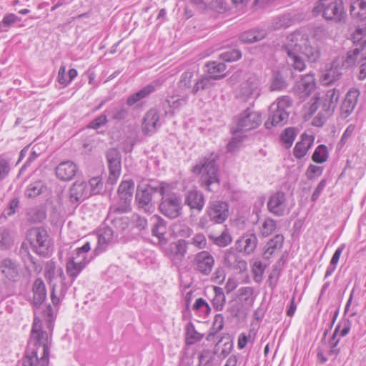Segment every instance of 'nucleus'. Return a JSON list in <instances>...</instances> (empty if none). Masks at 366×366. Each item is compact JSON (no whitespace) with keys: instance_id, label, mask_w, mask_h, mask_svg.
<instances>
[{"instance_id":"a19ab883","label":"nucleus","mask_w":366,"mask_h":366,"mask_svg":"<svg viewBox=\"0 0 366 366\" xmlns=\"http://www.w3.org/2000/svg\"><path fill=\"white\" fill-rule=\"evenodd\" d=\"M91 249L90 242H86L81 247L75 249L69 259H74L79 262H84V264H87L90 259L87 258V254Z\"/></svg>"},{"instance_id":"052dcab7","label":"nucleus","mask_w":366,"mask_h":366,"mask_svg":"<svg viewBox=\"0 0 366 366\" xmlns=\"http://www.w3.org/2000/svg\"><path fill=\"white\" fill-rule=\"evenodd\" d=\"M219 57L223 61L232 62L239 59L242 57V53L238 49H232L222 53Z\"/></svg>"},{"instance_id":"20e7f679","label":"nucleus","mask_w":366,"mask_h":366,"mask_svg":"<svg viewBox=\"0 0 366 366\" xmlns=\"http://www.w3.org/2000/svg\"><path fill=\"white\" fill-rule=\"evenodd\" d=\"M194 174H201L200 184L209 192L218 189L219 186V168L216 162H204L200 166L197 164L192 169Z\"/></svg>"},{"instance_id":"a878e982","label":"nucleus","mask_w":366,"mask_h":366,"mask_svg":"<svg viewBox=\"0 0 366 366\" xmlns=\"http://www.w3.org/2000/svg\"><path fill=\"white\" fill-rule=\"evenodd\" d=\"M359 95V90L355 88H352L347 92L341 105V112L345 114V117L349 116L353 112L357 105Z\"/></svg>"},{"instance_id":"a211bd4d","label":"nucleus","mask_w":366,"mask_h":366,"mask_svg":"<svg viewBox=\"0 0 366 366\" xmlns=\"http://www.w3.org/2000/svg\"><path fill=\"white\" fill-rule=\"evenodd\" d=\"M164 83V80L161 79H156L147 84L137 92L130 95L127 99L128 106H133L140 100L147 97L154 92L157 89L160 88Z\"/></svg>"},{"instance_id":"58836bf2","label":"nucleus","mask_w":366,"mask_h":366,"mask_svg":"<svg viewBox=\"0 0 366 366\" xmlns=\"http://www.w3.org/2000/svg\"><path fill=\"white\" fill-rule=\"evenodd\" d=\"M114 233L112 229L109 227H105L100 230L98 235V246L95 249L97 254L102 252L106 246L112 241Z\"/></svg>"},{"instance_id":"bf43d9fd","label":"nucleus","mask_w":366,"mask_h":366,"mask_svg":"<svg viewBox=\"0 0 366 366\" xmlns=\"http://www.w3.org/2000/svg\"><path fill=\"white\" fill-rule=\"evenodd\" d=\"M266 266L259 260H255L252 266V272L254 282L259 283L262 282L263 274Z\"/></svg>"},{"instance_id":"f8f14e48","label":"nucleus","mask_w":366,"mask_h":366,"mask_svg":"<svg viewBox=\"0 0 366 366\" xmlns=\"http://www.w3.org/2000/svg\"><path fill=\"white\" fill-rule=\"evenodd\" d=\"M159 189H161V184L157 186L147 184L144 187L139 188L136 193V199L139 207L146 212H152L154 209L152 199L155 194L159 196Z\"/></svg>"},{"instance_id":"e2e57ef3","label":"nucleus","mask_w":366,"mask_h":366,"mask_svg":"<svg viewBox=\"0 0 366 366\" xmlns=\"http://www.w3.org/2000/svg\"><path fill=\"white\" fill-rule=\"evenodd\" d=\"M328 157L327 147L325 144H320L315 149L312 156V160H327Z\"/></svg>"},{"instance_id":"c756f323","label":"nucleus","mask_w":366,"mask_h":366,"mask_svg":"<svg viewBox=\"0 0 366 366\" xmlns=\"http://www.w3.org/2000/svg\"><path fill=\"white\" fill-rule=\"evenodd\" d=\"M44 276H45L46 281H48L49 284L51 287V299L52 303L54 305H58L61 297L60 296L56 297V285L54 282V280L56 277L59 278V276L58 275V269L56 270V267L53 263H51L47 265L46 270H45Z\"/></svg>"},{"instance_id":"69168bd1","label":"nucleus","mask_w":366,"mask_h":366,"mask_svg":"<svg viewBox=\"0 0 366 366\" xmlns=\"http://www.w3.org/2000/svg\"><path fill=\"white\" fill-rule=\"evenodd\" d=\"M193 310L198 311L204 315H209L211 311L209 305L203 298L197 299L193 305Z\"/></svg>"},{"instance_id":"774afa93","label":"nucleus","mask_w":366,"mask_h":366,"mask_svg":"<svg viewBox=\"0 0 366 366\" xmlns=\"http://www.w3.org/2000/svg\"><path fill=\"white\" fill-rule=\"evenodd\" d=\"M107 117L105 114H102L101 115L96 117L94 120H92L88 125L89 128L97 129L98 128L105 125L107 123Z\"/></svg>"},{"instance_id":"f257e3e1","label":"nucleus","mask_w":366,"mask_h":366,"mask_svg":"<svg viewBox=\"0 0 366 366\" xmlns=\"http://www.w3.org/2000/svg\"><path fill=\"white\" fill-rule=\"evenodd\" d=\"M327 31L322 27H317L314 30L313 41L305 38L299 32H294L287 36L282 46V51L287 54V64L297 71H302L305 63L301 55L305 56L310 62L316 63L321 57L320 44L317 40L326 37Z\"/></svg>"},{"instance_id":"a18cd8bd","label":"nucleus","mask_w":366,"mask_h":366,"mask_svg":"<svg viewBox=\"0 0 366 366\" xmlns=\"http://www.w3.org/2000/svg\"><path fill=\"white\" fill-rule=\"evenodd\" d=\"M26 219L31 224L41 222L46 219V211L42 207H33L26 212Z\"/></svg>"},{"instance_id":"7ed1b4c3","label":"nucleus","mask_w":366,"mask_h":366,"mask_svg":"<svg viewBox=\"0 0 366 366\" xmlns=\"http://www.w3.org/2000/svg\"><path fill=\"white\" fill-rule=\"evenodd\" d=\"M159 191L161 197L159 209L161 213L170 219L180 216L182 209L181 197L172 192L170 187L165 183H161Z\"/></svg>"},{"instance_id":"5fc2aeb1","label":"nucleus","mask_w":366,"mask_h":366,"mask_svg":"<svg viewBox=\"0 0 366 366\" xmlns=\"http://www.w3.org/2000/svg\"><path fill=\"white\" fill-rule=\"evenodd\" d=\"M107 182L112 185L117 183L121 174V162H109Z\"/></svg>"},{"instance_id":"5701e85b","label":"nucleus","mask_w":366,"mask_h":366,"mask_svg":"<svg viewBox=\"0 0 366 366\" xmlns=\"http://www.w3.org/2000/svg\"><path fill=\"white\" fill-rule=\"evenodd\" d=\"M78 167L74 162H61L56 167V174L63 181L71 180L76 174Z\"/></svg>"},{"instance_id":"423d86ee","label":"nucleus","mask_w":366,"mask_h":366,"mask_svg":"<svg viewBox=\"0 0 366 366\" xmlns=\"http://www.w3.org/2000/svg\"><path fill=\"white\" fill-rule=\"evenodd\" d=\"M312 11L316 14H321L325 19L335 22L344 21L346 16L342 0H320Z\"/></svg>"},{"instance_id":"aec40b11","label":"nucleus","mask_w":366,"mask_h":366,"mask_svg":"<svg viewBox=\"0 0 366 366\" xmlns=\"http://www.w3.org/2000/svg\"><path fill=\"white\" fill-rule=\"evenodd\" d=\"M237 249L247 254L253 253L257 246V237L254 234H246L235 243Z\"/></svg>"},{"instance_id":"680f3d73","label":"nucleus","mask_w":366,"mask_h":366,"mask_svg":"<svg viewBox=\"0 0 366 366\" xmlns=\"http://www.w3.org/2000/svg\"><path fill=\"white\" fill-rule=\"evenodd\" d=\"M12 239L9 231L6 228H0V249H6L10 247Z\"/></svg>"},{"instance_id":"9d476101","label":"nucleus","mask_w":366,"mask_h":366,"mask_svg":"<svg viewBox=\"0 0 366 366\" xmlns=\"http://www.w3.org/2000/svg\"><path fill=\"white\" fill-rule=\"evenodd\" d=\"M85 267L86 264H84V262H79L74 259H69L66 264V272L68 276L71 278L70 282L66 281V277L63 269L61 268L58 269V275L61 280V288L59 292V295L60 297H63L65 295L68 288L72 285L73 282Z\"/></svg>"},{"instance_id":"6e6d98bb","label":"nucleus","mask_w":366,"mask_h":366,"mask_svg":"<svg viewBox=\"0 0 366 366\" xmlns=\"http://www.w3.org/2000/svg\"><path fill=\"white\" fill-rule=\"evenodd\" d=\"M209 238L213 242L214 244L220 247H227L232 241V238L227 229H224L221 233V234L217 237L214 236V234H209Z\"/></svg>"},{"instance_id":"ddd939ff","label":"nucleus","mask_w":366,"mask_h":366,"mask_svg":"<svg viewBox=\"0 0 366 366\" xmlns=\"http://www.w3.org/2000/svg\"><path fill=\"white\" fill-rule=\"evenodd\" d=\"M267 207L268 211L276 217H282L289 212L286 194L279 191L271 194Z\"/></svg>"},{"instance_id":"cd10ccee","label":"nucleus","mask_w":366,"mask_h":366,"mask_svg":"<svg viewBox=\"0 0 366 366\" xmlns=\"http://www.w3.org/2000/svg\"><path fill=\"white\" fill-rule=\"evenodd\" d=\"M345 69V67L342 66L340 61L335 58L332 61L330 68L327 69L324 74L323 81L327 84L333 83L341 77Z\"/></svg>"},{"instance_id":"0eeeda50","label":"nucleus","mask_w":366,"mask_h":366,"mask_svg":"<svg viewBox=\"0 0 366 366\" xmlns=\"http://www.w3.org/2000/svg\"><path fill=\"white\" fill-rule=\"evenodd\" d=\"M27 239L34 251L39 255L46 256L49 252L51 239L47 231L43 227H34L27 232Z\"/></svg>"},{"instance_id":"37998d69","label":"nucleus","mask_w":366,"mask_h":366,"mask_svg":"<svg viewBox=\"0 0 366 366\" xmlns=\"http://www.w3.org/2000/svg\"><path fill=\"white\" fill-rule=\"evenodd\" d=\"M104 112L107 113L112 119L117 121L124 119L128 114L127 109L124 105L119 104H112Z\"/></svg>"},{"instance_id":"4468645a","label":"nucleus","mask_w":366,"mask_h":366,"mask_svg":"<svg viewBox=\"0 0 366 366\" xmlns=\"http://www.w3.org/2000/svg\"><path fill=\"white\" fill-rule=\"evenodd\" d=\"M207 214L211 221L222 224L229 216L228 204L223 201L211 202L207 207Z\"/></svg>"},{"instance_id":"bb28decb","label":"nucleus","mask_w":366,"mask_h":366,"mask_svg":"<svg viewBox=\"0 0 366 366\" xmlns=\"http://www.w3.org/2000/svg\"><path fill=\"white\" fill-rule=\"evenodd\" d=\"M0 270L3 275L10 281H17L19 274L16 264L11 259L6 258L0 262Z\"/></svg>"},{"instance_id":"c03bdc74","label":"nucleus","mask_w":366,"mask_h":366,"mask_svg":"<svg viewBox=\"0 0 366 366\" xmlns=\"http://www.w3.org/2000/svg\"><path fill=\"white\" fill-rule=\"evenodd\" d=\"M169 254H172L179 259L184 257L187 252V242L184 239H179L169 244Z\"/></svg>"},{"instance_id":"864d4df0","label":"nucleus","mask_w":366,"mask_h":366,"mask_svg":"<svg viewBox=\"0 0 366 366\" xmlns=\"http://www.w3.org/2000/svg\"><path fill=\"white\" fill-rule=\"evenodd\" d=\"M293 21L292 16L290 14H285L280 16L275 17L272 22V28L274 30H278L282 28L289 27Z\"/></svg>"},{"instance_id":"7c9ffc66","label":"nucleus","mask_w":366,"mask_h":366,"mask_svg":"<svg viewBox=\"0 0 366 366\" xmlns=\"http://www.w3.org/2000/svg\"><path fill=\"white\" fill-rule=\"evenodd\" d=\"M185 204L192 209L201 211L204 205V197L200 191L196 189L190 190L187 192L185 199Z\"/></svg>"},{"instance_id":"603ef678","label":"nucleus","mask_w":366,"mask_h":366,"mask_svg":"<svg viewBox=\"0 0 366 366\" xmlns=\"http://www.w3.org/2000/svg\"><path fill=\"white\" fill-rule=\"evenodd\" d=\"M213 290L214 297L212 300V305L217 311H221L223 310L226 302L223 289L220 287L214 286Z\"/></svg>"},{"instance_id":"3c124183","label":"nucleus","mask_w":366,"mask_h":366,"mask_svg":"<svg viewBox=\"0 0 366 366\" xmlns=\"http://www.w3.org/2000/svg\"><path fill=\"white\" fill-rule=\"evenodd\" d=\"M277 229V222L268 217L265 219L259 228V235L262 237H267L272 234Z\"/></svg>"},{"instance_id":"9b49d317","label":"nucleus","mask_w":366,"mask_h":366,"mask_svg":"<svg viewBox=\"0 0 366 366\" xmlns=\"http://www.w3.org/2000/svg\"><path fill=\"white\" fill-rule=\"evenodd\" d=\"M353 41V47L349 50L345 56H337L336 59L340 61L342 66H344L345 69L353 66L357 57L359 56H362L365 54L366 50V35H362L360 39H355L354 38V33L352 35Z\"/></svg>"},{"instance_id":"b1692460","label":"nucleus","mask_w":366,"mask_h":366,"mask_svg":"<svg viewBox=\"0 0 366 366\" xmlns=\"http://www.w3.org/2000/svg\"><path fill=\"white\" fill-rule=\"evenodd\" d=\"M89 194L85 182H75L69 190V199L72 203H79L84 200Z\"/></svg>"},{"instance_id":"2eb2a0df","label":"nucleus","mask_w":366,"mask_h":366,"mask_svg":"<svg viewBox=\"0 0 366 366\" xmlns=\"http://www.w3.org/2000/svg\"><path fill=\"white\" fill-rule=\"evenodd\" d=\"M193 265L194 269L202 275H209L214 265L213 256L207 251H202L195 254Z\"/></svg>"},{"instance_id":"0e129e2a","label":"nucleus","mask_w":366,"mask_h":366,"mask_svg":"<svg viewBox=\"0 0 366 366\" xmlns=\"http://www.w3.org/2000/svg\"><path fill=\"white\" fill-rule=\"evenodd\" d=\"M21 18L14 14H9L4 16L1 21H0V28L6 29L14 25L15 23L20 21Z\"/></svg>"},{"instance_id":"dca6fc26","label":"nucleus","mask_w":366,"mask_h":366,"mask_svg":"<svg viewBox=\"0 0 366 366\" xmlns=\"http://www.w3.org/2000/svg\"><path fill=\"white\" fill-rule=\"evenodd\" d=\"M315 88V76L312 74H308L302 76L300 79L295 83L294 92L300 99H305L310 96Z\"/></svg>"},{"instance_id":"e433bc0d","label":"nucleus","mask_w":366,"mask_h":366,"mask_svg":"<svg viewBox=\"0 0 366 366\" xmlns=\"http://www.w3.org/2000/svg\"><path fill=\"white\" fill-rule=\"evenodd\" d=\"M284 237L282 234H276L267 243L264 252V257L269 259L274 254L277 250H280L283 245Z\"/></svg>"},{"instance_id":"ea45409f","label":"nucleus","mask_w":366,"mask_h":366,"mask_svg":"<svg viewBox=\"0 0 366 366\" xmlns=\"http://www.w3.org/2000/svg\"><path fill=\"white\" fill-rule=\"evenodd\" d=\"M343 327L341 330H340V325H339L335 330L334 333L332 337L330 340V345L331 346V350H330V354H337L339 352V350L335 349V347L337 345L339 342V340H335L336 336L338 332H340V335L341 337H344L348 334L350 330V322L348 320H345L343 322Z\"/></svg>"},{"instance_id":"6e6552de","label":"nucleus","mask_w":366,"mask_h":366,"mask_svg":"<svg viewBox=\"0 0 366 366\" xmlns=\"http://www.w3.org/2000/svg\"><path fill=\"white\" fill-rule=\"evenodd\" d=\"M350 12L352 18L359 21L354 38L360 39L362 35H366V0H351Z\"/></svg>"},{"instance_id":"c9c22d12","label":"nucleus","mask_w":366,"mask_h":366,"mask_svg":"<svg viewBox=\"0 0 366 366\" xmlns=\"http://www.w3.org/2000/svg\"><path fill=\"white\" fill-rule=\"evenodd\" d=\"M242 93L246 97L259 96V80L253 76H249L245 82L242 84Z\"/></svg>"},{"instance_id":"13d9d810","label":"nucleus","mask_w":366,"mask_h":366,"mask_svg":"<svg viewBox=\"0 0 366 366\" xmlns=\"http://www.w3.org/2000/svg\"><path fill=\"white\" fill-rule=\"evenodd\" d=\"M214 358V352L204 350L198 355L199 364L197 366H212V362Z\"/></svg>"},{"instance_id":"1a4fd4ad","label":"nucleus","mask_w":366,"mask_h":366,"mask_svg":"<svg viewBox=\"0 0 366 366\" xmlns=\"http://www.w3.org/2000/svg\"><path fill=\"white\" fill-rule=\"evenodd\" d=\"M262 122V117L257 112L250 108L244 110L237 118V128L231 129L233 134L247 132L258 127Z\"/></svg>"},{"instance_id":"49530a36","label":"nucleus","mask_w":366,"mask_h":366,"mask_svg":"<svg viewBox=\"0 0 366 366\" xmlns=\"http://www.w3.org/2000/svg\"><path fill=\"white\" fill-rule=\"evenodd\" d=\"M134 189L132 181H124L118 188V194L122 200H124V205H127V201H130Z\"/></svg>"},{"instance_id":"473e14b6","label":"nucleus","mask_w":366,"mask_h":366,"mask_svg":"<svg viewBox=\"0 0 366 366\" xmlns=\"http://www.w3.org/2000/svg\"><path fill=\"white\" fill-rule=\"evenodd\" d=\"M267 31L263 29H252L242 32L239 35V40L243 43L252 44L264 39Z\"/></svg>"},{"instance_id":"4c0bfd02","label":"nucleus","mask_w":366,"mask_h":366,"mask_svg":"<svg viewBox=\"0 0 366 366\" xmlns=\"http://www.w3.org/2000/svg\"><path fill=\"white\" fill-rule=\"evenodd\" d=\"M207 68L206 74L214 80H218L225 76L226 65L223 62L209 61L206 64Z\"/></svg>"},{"instance_id":"79ce46f5","label":"nucleus","mask_w":366,"mask_h":366,"mask_svg":"<svg viewBox=\"0 0 366 366\" xmlns=\"http://www.w3.org/2000/svg\"><path fill=\"white\" fill-rule=\"evenodd\" d=\"M288 84L285 75L280 71H274L270 81V91H283L287 89Z\"/></svg>"},{"instance_id":"2f4dec72","label":"nucleus","mask_w":366,"mask_h":366,"mask_svg":"<svg viewBox=\"0 0 366 366\" xmlns=\"http://www.w3.org/2000/svg\"><path fill=\"white\" fill-rule=\"evenodd\" d=\"M224 262L227 267L236 269L239 272L247 269V262L233 252H227L225 254Z\"/></svg>"},{"instance_id":"6ab92c4d","label":"nucleus","mask_w":366,"mask_h":366,"mask_svg":"<svg viewBox=\"0 0 366 366\" xmlns=\"http://www.w3.org/2000/svg\"><path fill=\"white\" fill-rule=\"evenodd\" d=\"M340 96V91L334 88L328 90L325 95L320 98V104L326 115L330 116L332 114L337 105Z\"/></svg>"},{"instance_id":"4be33fe9","label":"nucleus","mask_w":366,"mask_h":366,"mask_svg":"<svg viewBox=\"0 0 366 366\" xmlns=\"http://www.w3.org/2000/svg\"><path fill=\"white\" fill-rule=\"evenodd\" d=\"M159 116L154 109H149L144 115L142 123V132L146 135L154 133L159 126Z\"/></svg>"},{"instance_id":"f704fd0d","label":"nucleus","mask_w":366,"mask_h":366,"mask_svg":"<svg viewBox=\"0 0 366 366\" xmlns=\"http://www.w3.org/2000/svg\"><path fill=\"white\" fill-rule=\"evenodd\" d=\"M215 85V80L207 74L200 75L194 81L192 94L197 95L199 92L212 88Z\"/></svg>"},{"instance_id":"4d7b16f0","label":"nucleus","mask_w":366,"mask_h":366,"mask_svg":"<svg viewBox=\"0 0 366 366\" xmlns=\"http://www.w3.org/2000/svg\"><path fill=\"white\" fill-rule=\"evenodd\" d=\"M186 340L188 345H192L203 337V335L196 331L194 325L192 322H189L186 326Z\"/></svg>"},{"instance_id":"39448f33","label":"nucleus","mask_w":366,"mask_h":366,"mask_svg":"<svg viewBox=\"0 0 366 366\" xmlns=\"http://www.w3.org/2000/svg\"><path fill=\"white\" fill-rule=\"evenodd\" d=\"M291 105L292 102L288 97L277 99V102L272 103L269 108L268 119L264 123V127L271 129L272 127L286 124L289 118V112L286 109Z\"/></svg>"},{"instance_id":"338daca9","label":"nucleus","mask_w":366,"mask_h":366,"mask_svg":"<svg viewBox=\"0 0 366 366\" xmlns=\"http://www.w3.org/2000/svg\"><path fill=\"white\" fill-rule=\"evenodd\" d=\"M355 127L352 124L349 125L346 129L345 130L343 134L342 135L340 142L337 144V149H340L347 142L348 139L351 137Z\"/></svg>"},{"instance_id":"c85d7f7f","label":"nucleus","mask_w":366,"mask_h":366,"mask_svg":"<svg viewBox=\"0 0 366 366\" xmlns=\"http://www.w3.org/2000/svg\"><path fill=\"white\" fill-rule=\"evenodd\" d=\"M153 227L152 229V233L153 236L158 238L159 242L164 244L167 242L165 234L167 233L166 222L161 218L159 216L154 215L151 217Z\"/></svg>"},{"instance_id":"f3484780","label":"nucleus","mask_w":366,"mask_h":366,"mask_svg":"<svg viewBox=\"0 0 366 366\" xmlns=\"http://www.w3.org/2000/svg\"><path fill=\"white\" fill-rule=\"evenodd\" d=\"M129 210V209L128 205H123V206H119V207H117V206L111 207L109 214H108V218L112 219V220H111L112 224L113 227H114V229H116V231L114 232H122L124 229H126L129 226V220L127 217L122 216V217H114V214L115 213L127 212Z\"/></svg>"},{"instance_id":"de8ad7c7","label":"nucleus","mask_w":366,"mask_h":366,"mask_svg":"<svg viewBox=\"0 0 366 366\" xmlns=\"http://www.w3.org/2000/svg\"><path fill=\"white\" fill-rule=\"evenodd\" d=\"M194 73L192 71H186L181 74L180 79L177 83V89L181 91L190 90L192 93V88L193 86Z\"/></svg>"},{"instance_id":"412c9836","label":"nucleus","mask_w":366,"mask_h":366,"mask_svg":"<svg viewBox=\"0 0 366 366\" xmlns=\"http://www.w3.org/2000/svg\"><path fill=\"white\" fill-rule=\"evenodd\" d=\"M187 98V96L179 97V95L167 97L162 103L165 114L173 116L176 111L186 104Z\"/></svg>"},{"instance_id":"8fccbe9b","label":"nucleus","mask_w":366,"mask_h":366,"mask_svg":"<svg viewBox=\"0 0 366 366\" xmlns=\"http://www.w3.org/2000/svg\"><path fill=\"white\" fill-rule=\"evenodd\" d=\"M297 134L298 129L295 127H288L283 130L280 136V139L285 148L291 147Z\"/></svg>"},{"instance_id":"f03ea898","label":"nucleus","mask_w":366,"mask_h":366,"mask_svg":"<svg viewBox=\"0 0 366 366\" xmlns=\"http://www.w3.org/2000/svg\"><path fill=\"white\" fill-rule=\"evenodd\" d=\"M49 333L43 330L41 320L35 315L22 366H48L51 343L53 312L51 305L43 311Z\"/></svg>"},{"instance_id":"09e8293b","label":"nucleus","mask_w":366,"mask_h":366,"mask_svg":"<svg viewBox=\"0 0 366 366\" xmlns=\"http://www.w3.org/2000/svg\"><path fill=\"white\" fill-rule=\"evenodd\" d=\"M47 190L46 187L41 181L34 182L28 185L25 194L29 198H34L44 193Z\"/></svg>"},{"instance_id":"393cba45","label":"nucleus","mask_w":366,"mask_h":366,"mask_svg":"<svg viewBox=\"0 0 366 366\" xmlns=\"http://www.w3.org/2000/svg\"><path fill=\"white\" fill-rule=\"evenodd\" d=\"M315 137L312 135L303 133L301 135L300 141L297 142L293 149V154L297 158L300 159L304 157L307 154L309 149L313 144Z\"/></svg>"},{"instance_id":"72a5a7b5","label":"nucleus","mask_w":366,"mask_h":366,"mask_svg":"<svg viewBox=\"0 0 366 366\" xmlns=\"http://www.w3.org/2000/svg\"><path fill=\"white\" fill-rule=\"evenodd\" d=\"M33 304L35 307H39L45 300L46 291L45 284L40 278L36 279L33 284Z\"/></svg>"}]
</instances>
